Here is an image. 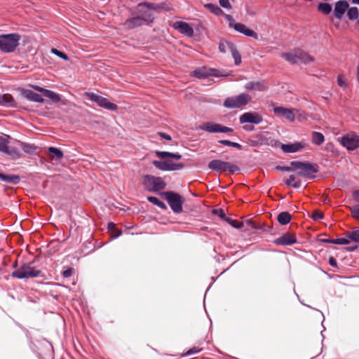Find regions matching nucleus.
I'll return each mask as SVG.
<instances>
[{
	"mask_svg": "<svg viewBox=\"0 0 359 359\" xmlns=\"http://www.w3.org/2000/svg\"><path fill=\"white\" fill-rule=\"evenodd\" d=\"M352 216L356 219L359 220V205L351 208Z\"/></svg>",
	"mask_w": 359,
	"mask_h": 359,
	"instance_id": "a18cd8bd",
	"label": "nucleus"
},
{
	"mask_svg": "<svg viewBox=\"0 0 359 359\" xmlns=\"http://www.w3.org/2000/svg\"><path fill=\"white\" fill-rule=\"evenodd\" d=\"M142 22H143V21H142V18H140V16H138V17L132 18L128 20L126 22V25L128 28L132 29V28H135L136 27L141 25L142 24Z\"/></svg>",
	"mask_w": 359,
	"mask_h": 359,
	"instance_id": "cd10ccee",
	"label": "nucleus"
},
{
	"mask_svg": "<svg viewBox=\"0 0 359 359\" xmlns=\"http://www.w3.org/2000/svg\"><path fill=\"white\" fill-rule=\"evenodd\" d=\"M48 152L52 158L61 159L63 156L62 151L55 147H49Z\"/></svg>",
	"mask_w": 359,
	"mask_h": 359,
	"instance_id": "7c9ffc66",
	"label": "nucleus"
},
{
	"mask_svg": "<svg viewBox=\"0 0 359 359\" xmlns=\"http://www.w3.org/2000/svg\"><path fill=\"white\" fill-rule=\"evenodd\" d=\"M224 18L229 22V27L233 28L236 31L242 33L247 36H250L254 39L258 38V35L255 31L248 28L246 25L242 23L236 22L231 15H224Z\"/></svg>",
	"mask_w": 359,
	"mask_h": 359,
	"instance_id": "0eeeda50",
	"label": "nucleus"
},
{
	"mask_svg": "<svg viewBox=\"0 0 359 359\" xmlns=\"http://www.w3.org/2000/svg\"><path fill=\"white\" fill-rule=\"evenodd\" d=\"M165 195L172 210L177 213L181 212L182 210L183 203L182 197L172 192H166L165 193Z\"/></svg>",
	"mask_w": 359,
	"mask_h": 359,
	"instance_id": "9b49d317",
	"label": "nucleus"
},
{
	"mask_svg": "<svg viewBox=\"0 0 359 359\" xmlns=\"http://www.w3.org/2000/svg\"><path fill=\"white\" fill-rule=\"evenodd\" d=\"M349 6L348 3L346 0H340L336 2L334 6V15L338 19H341L345 12L348 10Z\"/></svg>",
	"mask_w": 359,
	"mask_h": 359,
	"instance_id": "6ab92c4d",
	"label": "nucleus"
},
{
	"mask_svg": "<svg viewBox=\"0 0 359 359\" xmlns=\"http://www.w3.org/2000/svg\"><path fill=\"white\" fill-rule=\"evenodd\" d=\"M197 352H198V350H197L196 348H194L189 350L187 353L191 354V353H197Z\"/></svg>",
	"mask_w": 359,
	"mask_h": 359,
	"instance_id": "bf43d9fd",
	"label": "nucleus"
},
{
	"mask_svg": "<svg viewBox=\"0 0 359 359\" xmlns=\"http://www.w3.org/2000/svg\"><path fill=\"white\" fill-rule=\"evenodd\" d=\"M231 55L233 58L234 59V63L236 65H239L241 63V56L238 51L236 47H235L233 49H232L231 51Z\"/></svg>",
	"mask_w": 359,
	"mask_h": 359,
	"instance_id": "4c0bfd02",
	"label": "nucleus"
},
{
	"mask_svg": "<svg viewBox=\"0 0 359 359\" xmlns=\"http://www.w3.org/2000/svg\"><path fill=\"white\" fill-rule=\"evenodd\" d=\"M208 168L210 170L217 171V172H235L238 170V167L236 165L231 164L229 162L223 161L219 159H215L211 161L208 163Z\"/></svg>",
	"mask_w": 359,
	"mask_h": 359,
	"instance_id": "9d476101",
	"label": "nucleus"
},
{
	"mask_svg": "<svg viewBox=\"0 0 359 359\" xmlns=\"http://www.w3.org/2000/svg\"><path fill=\"white\" fill-rule=\"evenodd\" d=\"M291 165L294 166L293 172H295L298 175L305 178H314V174L318 171L316 167L310 163L292 161L291 162Z\"/></svg>",
	"mask_w": 359,
	"mask_h": 359,
	"instance_id": "20e7f679",
	"label": "nucleus"
},
{
	"mask_svg": "<svg viewBox=\"0 0 359 359\" xmlns=\"http://www.w3.org/2000/svg\"><path fill=\"white\" fill-rule=\"evenodd\" d=\"M156 154L161 159V161H154L153 165L158 169L163 171H173L180 170L184 168L182 163H174L170 158L175 160L180 159L182 156L180 154L170 153L167 151H156Z\"/></svg>",
	"mask_w": 359,
	"mask_h": 359,
	"instance_id": "f257e3e1",
	"label": "nucleus"
},
{
	"mask_svg": "<svg viewBox=\"0 0 359 359\" xmlns=\"http://www.w3.org/2000/svg\"><path fill=\"white\" fill-rule=\"evenodd\" d=\"M235 47L236 46L233 44L225 41H220L219 44V51L223 53H226L228 52L231 53L232 49Z\"/></svg>",
	"mask_w": 359,
	"mask_h": 359,
	"instance_id": "bb28decb",
	"label": "nucleus"
},
{
	"mask_svg": "<svg viewBox=\"0 0 359 359\" xmlns=\"http://www.w3.org/2000/svg\"><path fill=\"white\" fill-rule=\"evenodd\" d=\"M295 241V237L292 234L287 233L277 238L275 243L279 245H290Z\"/></svg>",
	"mask_w": 359,
	"mask_h": 359,
	"instance_id": "b1692460",
	"label": "nucleus"
},
{
	"mask_svg": "<svg viewBox=\"0 0 359 359\" xmlns=\"http://www.w3.org/2000/svg\"><path fill=\"white\" fill-rule=\"evenodd\" d=\"M337 83H338V85L340 86V87H346V79L344 77V76L342 75H339L337 78Z\"/></svg>",
	"mask_w": 359,
	"mask_h": 359,
	"instance_id": "de8ad7c7",
	"label": "nucleus"
},
{
	"mask_svg": "<svg viewBox=\"0 0 359 359\" xmlns=\"http://www.w3.org/2000/svg\"><path fill=\"white\" fill-rule=\"evenodd\" d=\"M355 248H356V246H355V247H353V248H350L349 250H355Z\"/></svg>",
	"mask_w": 359,
	"mask_h": 359,
	"instance_id": "e2e57ef3",
	"label": "nucleus"
},
{
	"mask_svg": "<svg viewBox=\"0 0 359 359\" xmlns=\"http://www.w3.org/2000/svg\"><path fill=\"white\" fill-rule=\"evenodd\" d=\"M20 36L18 34H3L0 36V50L9 53L13 51L19 44Z\"/></svg>",
	"mask_w": 359,
	"mask_h": 359,
	"instance_id": "7ed1b4c3",
	"label": "nucleus"
},
{
	"mask_svg": "<svg viewBox=\"0 0 359 359\" xmlns=\"http://www.w3.org/2000/svg\"><path fill=\"white\" fill-rule=\"evenodd\" d=\"M245 88L250 90H263L265 88L261 82H249L245 84Z\"/></svg>",
	"mask_w": 359,
	"mask_h": 359,
	"instance_id": "c85d7f7f",
	"label": "nucleus"
},
{
	"mask_svg": "<svg viewBox=\"0 0 359 359\" xmlns=\"http://www.w3.org/2000/svg\"><path fill=\"white\" fill-rule=\"evenodd\" d=\"M20 144L23 151L27 154H34L36 149V147L34 144L23 142H20Z\"/></svg>",
	"mask_w": 359,
	"mask_h": 359,
	"instance_id": "f704fd0d",
	"label": "nucleus"
},
{
	"mask_svg": "<svg viewBox=\"0 0 359 359\" xmlns=\"http://www.w3.org/2000/svg\"><path fill=\"white\" fill-rule=\"evenodd\" d=\"M302 53L299 50H294L289 53H285L282 55V57L287 61L291 63H297L300 58Z\"/></svg>",
	"mask_w": 359,
	"mask_h": 359,
	"instance_id": "5701e85b",
	"label": "nucleus"
},
{
	"mask_svg": "<svg viewBox=\"0 0 359 359\" xmlns=\"http://www.w3.org/2000/svg\"><path fill=\"white\" fill-rule=\"evenodd\" d=\"M39 273V271L32 267L30 265H24L18 270L14 271L12 273V276L18 278H27L30 277H36Z\"/></svg>",
	"mask_w": 359,
	"mask_h": 359,
	"instance_id": "f8f14e48",
	"label": "nucleus"
},
{
	"mask_svg": "<svg viewBox=\"0 0 359 359\" xmlns=\"http://www.w3.org/2000/svg\"><path fill=\"white\" fill-rule=\"evenodd\" d=\"M201 130L209 133H231L233 130L230 128L215 123H204L199 126Z\"/></svg>",
	"mask_w": 359,
	"mask_h": 359,
	"instance_id": "ddd939ff",
	"label": "nucleus"
},
{
	"mask_svg": "<svg viewBox=\"0 0 359 359\" xmlns=\"http://www.w3.org/2000/svg\"><path fill=\"white\" fill-rule=\"evenodd\" d=\"M305 144L302 142H294L291 144H285L281 146L284 152L286 153H295L300 151L304 147Z\"/></svg>",
	"mask_w": 359,
	"mask_h": 359,
	"instance_id": "412c9836",
	"label": "nucleus"
},
{
	"mask_svg": "<svg viewBox=\"0 0 359 359\" xmlns=\"http://www.w3.org/2000/svg\"><path fill=\"white\" fill-rule=\"evenodd\" d=\"M329 262H330V264L332 266H336V265H337V263H336L335 259H334V258H332V257L330 259V261H329Z\"/></svg>",
	"mask_w": 359,
	"mask_h": 359,
	"instance_id": "13d9d810",
	"label": "nucleus"
},
{
	"mask_svg": "<svg viewBox=\"0 0 359 359\" xmlns=\"http://www.w3.org/2000/svg\"><path fill=\"white\" fill-rule=\"evenodd\" d=\"M156 205L158 206L159 208H161V209H163V210L166 209V205H165L164 203H163L161 201H159V202L158 203V204H156Z\"/></svg>",
	"mask_w": 359,
	"mask_h": 359,
	"instance_id": "6e6d98bb",
	"label": "nucleus"
},
{
	"mask_svg": "<svg viewBox=\"0 0 359 359\" xmlns=\"http://www.w3.org/2000/svg\"><path fill=\"white\" fill-rule=\"evenodd\" d=\"M172 26L176 30L187 36L191 37L194 35V29L186 22L176 21Z\"/></svg>",
	"mask_w": 359,
	"mask_h": 359,
	"instance_id": "2eb2a0df",
	"label": "nucleus"
},
{
	"mask_svg": "<svg viewBox=\"0 0 359 359\" xmlns=\"http://www.w3.org/2000/svg\"><path fill=\"white\" fill-rule=\"evenodd\" d=\"M147 200L156 205L159 202V200L156 197L154 196H148Z\"/></svg>",
	"mask_w": 359,
	"mask_h": 359,
	"instance_id": "603ef678",
	"label": "nucleus"
},
{
	"mask_svg": "<svg viewBox=\"0 0 359 359\" xmlns=\"http://www.w3.org/2000/svg\"><path fill=\"white\" fill-rule=\"evenodd\" d=\"M0 180L4 182H12L16 184L19 182L20 178L16 175L8 176L0 172Z\"/></svg>",
	"mask_w": 359,
	"mask_h": 359,
	"instance_id": "c9c22d12",
	"label": "nucleus"
},
{
	"mask_svg": "<svg viewBox=\"0 0 359 359\" xmlns=\"http://www.w3.org/2000/svg\"><path fill=\"white\" fill-rule=\"evenodd\" d=\"M352 3L355 4H359V0H352Z\"/></svg>",
	"mask_w": 359,
	"mask_h": 359,
	"instance_id": "052dcab7",
	"label": "nucleus"
},
{
	"mask_svg": "<svg viewBox=\"0 0 359 359\" xmlns=\"http://www.w3.org/2000/svg\"><path fill=\"white\" fill-rule=\"evenodd\" d=\"M204 7L208 9L210 12L214 13L215 15L217 16L224 15H226L223 11L216 4H204Z\"/></svg>",
	"mask_w": 359,
	"mask_h": 359,
	"instance_id": "393cba45",
	"label": "nucleus"
},
{
	"mask_svg": "<svg viewBox=\"0 0 359 359\" xmlns=\"http://www.w3.org/2000/svg\"><path fill=\"white\" fill-rule=\"evenodd\" d=\"M273 112L277 117L284 118L290 122H293L296 118L300 121L306 118L305 114L297 109L275 107L273 108Z\"/></svg>",
	"mask_w": 359,
	"mask_h": 359,
	"instance_id": "f03ea898",
	"label": "nucleus"
},
{
	"mask_svg": "<svg viewBox=\"0 0 359 359\" xmlns=\"http://www.w3.org/2000/svg\"><path fill=\"white\" fill-rule=\"evenodd\" d=\"M0 104L10 107L14 104V100L9 94H0Z\"/></svg>",
	"mask_w": 359,
	"mask_h": 359,
	"instance_id": "a878e982",
	"label": "nucleus"
},
{
	"mask_svg": "<svg viewBox=\"0 0 359 359\" xmlns=\"http://www.w3.org/2000/svg\"><path fill=\"white\" fill-rule=\"evenodd\" d=\"M353 197L355 201L359 203V190L353 192Z\"/></svg>",
	"mask_w": 359,
	"mask_h": 359,
	"instance_id": "5fc2aeb1",
	"label": "nucleus"
},
{
	"mask_svg": "<svg viewBox=\"0 0 359 359\" xmlns=\"http://www.w3.org/2000/svg\"><path fill=\"white\" fill-rule=\"evenodd\" d=\"M227 222L233 227L240 229L243 226V224L231 219H226Z\"/></svg>",
	"mask_w": 359,
	"mask_h": 359,
	"instance_id": "09e8293b",
	"label": "nucleus"
},
{
	"mask_svg": "<svg viewBox=\"0 0 359 359\" xmlns=\"http://www.w3.org/2000/svg\"><path fill=\"white\" fill-rule=\"evenodd\" d=\"M11 138L9 136L0 137V151L4 152L13 158L21 156V152L17 148L10 146Z\"/></svg>",
	"mask_w": 359,
	"mask_h": 359,
	"instance_id": "6e6552de",
	"label": "nucleus"
},
{
	"mask_svg": "<svg viewBox=\"0 0 359 359\" xmlns=\"http://www.w3.org/2000/svg\"><path fill=\"white\" fill-rule=\"evenodd\" d=\"M299 60H302L304 63H308V62L313 61V58L310 55H308L306 54H303L302 53Z\"/></svg>",
	"mask_w": 359,
	"mask_h": 359,
	"instance_id": "49530a36",
	"label": "nucleus"
},
{
	"mask_svg": "<svg viewBox=\"0 0 359 359\" xmlns=\"http://www.w3.org/2000/svg\"><path fill=\"white\" fill-rule=\"evenodd\" d=\"M278 220L281 224H287L291 220V215L287 212H282L278 215Z\"/></svg>",
	"mask_w": 359,
	"mask_h": 359,
	"instance_id": "2f4dec72",
	"label": "nucleus"
},
{
	"mask_svg": "<svg viewBox=\"0 0 359 359\" xmlns=\"http://www.w3.org/2000/svg\"><path fill=\"white\" fill-rule=\"evenodd\" d=\"M160 135H161L163 138H164V139H165V140H171V137H170L169 135H167V134H165V133H160Z\"/></svg>",
	"mask_w": 359,
	"mask_h": 359,
	"instance_id": "4d7b16f0",
	"label": "nucleus"
},
{
	"mask_svg": "<svg viewBox=\"0 0 359 359\" xmlns=\"http://www.w3.org/2000/svg\"><path fill=\"white\" fill-rule=\"evenodd\" d=\"M51 53H53V54H55V55L60 57V58L65 60H69V57L68 56L64 53L63 52H61L60 50H58L56 48H52L51 49Z\"/></svg>",
	"mask_w": 359,
	"mask_h": 359,
	"instance_id": "79ce46f5",
	"label": "nucleus"
},
{
	"mask_svg": "<svg viewBox=\"0 0 359 359\" xmlns=\"http://www.w3.org/2000/svg\"><path fill=\"white\" fill-rule=\"evenodd\" d=\"M142 185L149 191H158L165 187V182L162 178L146 175L142 177Z\"/></svg>",
	"mask_w": 359,
	"mask_h": 359,
	"instance_id": "39448f33",
	"label": "nucleus"
},
{
	"mask_svg": "<svg viewBox=\"0 0 359 359\" xmlns=\"http://www.w3.org/2000/svg\"><path fill=\"white\" fill-rule=\"evenodd\" d=\"M193 75L198 79H203L210 76H219L220 74L217 69L201 67L194 71Z\"/></svg>",
	"mask_w": 359,
	"mask_h": 359,
	"instance_id": "a211bd4d",
	"label": "nucleus"
},
{
	"mask_svg": "<svg viewBox=\"0 0 359 359\" xmlns=\"http://www.w3.org/2000/svg\"><path fill=\"white\" fill-rule=\"evenodd\" d=\"M251 100V97L246 93H241L238 95L226 98L224 102V106L226 108H238L248 104Z\"/></svg>",
	"mask_w": 359,
	"mask_h": 359,
	"instance_id": "423d86ee",
	"label": "nucleus"
},
{
	"mask_svg": "<svg viewBox=\"0 0 359 359\" xmlns=\"http://www.w3.org/2000/svg\"><path fill=\"white\" fill-rule=\"evenodd\" d=\"M347 15L350 20H356L359 16V10L356 7L348 8Z\"/></svg>",
	"mask_w": 359,
	"mask_h": 359,
	"instance_id": "72a5a7b5",
	"label": "nucleus"
},
{
	"mask_svg": "<svg viewBox=\"0 0 359 359\" xmlns=\"http://www.w3.org/2000/svg\"><path fill=\"white\" fill-rule=\"evenodd\" d=\"M240 122L241 123H250L258 124L262 122V117L255 112H245L240 116Z\"/></svg>",
	"mask_w": 359,
	"mask_h": 359,
	"instance_id": "f3484780",
	"label": "nucleus"
},
{
	"mask_svg": "<svg viewBox=\"0 0 359 359\" xmlns=\"http://www.w3.org/2000/svg\"><path fill=\"white\" fill-rule=\"evenodd\" d=\"M276 169L279 170L286 171V172H293L294 166L291 165L290 166H287V167L277 166L276 168Z\"/></svg>",
	"mask_w": 359,
	"mask_h": 359,
	"instance_id": "3c124183",
	"label": "nucleus"
},
{
	"mask_svg": "<svg viewBox=\"0 0 359 359\" xmlns=\"http://www.w3.org/2000/svg\"><path fill=\"white\" fill-rule=\"evenodd\" d=\"M22 95L25 97H26L27 99H28L31 101H34L36 102H40V103L43 102V99L42 96L41 95L34 92L32 90H29V89L23 90Z\"/></svg>",
	"mask_w": 359,
	"mask_h": 359,
	"instance_id": "4be33fe9",
	"label": "nucleus"
},
{
	"mask_svg": "<svg viewBox=\"0 0 359 359\" xmlns=\"http://www.w3.org/2000/svg\"><path fill=\"white\" fill-rule=\"evenodd\" d=\"M312 217L314 220H320L323 217V213L318 210H315L313 213Z\"/></svg>",
	"mask_w": 359,
	"mask_h": 359,
	"instance_id": "8fccbe9b",
	"label": "nucleus"
},
{
	"mask_svg": "<svg viewBox=\"0 0 359 359\" xmlns=\"http://www.w3.org/2000/svg\"><path fill=\"white\" fill-rule=\"evenodd\" d=\"M138 14L142 18V21L151 22L154 19V15L149 6L147 4H142L139 5Z\"/></svg>",
	"mask_w": 359,
	"mask_h": 359,
	"instance_id": "dca6fc26",
	"label": "nucleus"
},
{
	"mask_svg": "<svg viewBox=\"0 0 359 359\" xmlns=\"http://www.w3.org/2000/svg\"><path fill=\"white\" fill-rule=\"evenodd\" d=\"M108 229L113 233V237L116 238L121 235V231H118L114 223H109L108 224Z\"/></svg>",
	"mask_w": 359,
	"mask_h": 359,
	"instance_id": "ea45409f",
	"label": "nucleus"
},
{
	"mask_svg": "<svg viewBox=\"0 0 359 359\" xmlns=\"http://www.w3.org/2000/svg\"><path fill=\"white\" fill-rule=\"evenodd\" d=\"M32 87L34 90L42 93L44 96L49 98L53 102H58L61 101L60 95L53 91L43 88L38 86H33Z\"/></svg>",
	"mask_w": 359,
	"mask_h": 359,
	"instance_id": "aec40b11",
	"label": "nucleus"
},
{
	"mask_svg": "<svg viewBox=\"0 0 359 359\" xmlns=\"http://www.w3.org/2000/svg\"><path fill=\"white\" fill-rule=\"evenodd\" d=\"M285 184L294 188H299L302 183L298 180L294 175H290L289 178L285 181Z\"/></svg>",
	"mask_w": 359,
	"mask_h": 359,
	"instance_id": "c756f323",
	"label": "nucleus"
},
{
	"mask_svg": "<svg viewBox=\"0 0 359 359\" xmlns=\"http://www.w3.org/2000/svg\"><path fill=\"white\" fill-rule=\"evenodd\" d=\"M350 238H348V235L347 238H340L331 241L332 243L338 244V245H346L350 242Z\"/></svg>",
	"mask_w": 359,
	"mask_h": 359,
	"instance_id": "a19ab883",
	"label": "nucleus"
},
{
	"mask_svg": "<svg viewBox=\"0 0 359 359\" xmlns=\"http://www.w3.org/2000/svg\"><path fill=\"white\" fill-rule=\"evenodd\" d=\"M325 140L324 135L318 132H313L312 134V141L316 145L321 144Z\"/></svg>",
	"mask_w": 359,
	"mask_h": 359,
	"instance_id": "473e14b6",
	"label": "nucleus"
},
{
	"mask_svg": "<svg viewBox=\"0 0 359 359\" xmlns=\"http://www.w3.org/2000/svg\"><path fill=\"white\" fill-rule=\"evenodd\" d=\"M348 238L354 242H359V229L353 231L348 233Z\"/></svg>",
	"mask_w": 359,
	"mask_h": 359,
	"instance_id": "37998d69",
	"label": "nucleus"
},
{
	"mask_svg": "<svg viewBox=\"0 0 359 359\" xmlns=\"http://www.w3.org/2000/svg\"><path fill=\"white\" fill-rule=\"evenodd\" d=\"M340 142L348 150H354L359 147V136L355 134H348L344 136Z\"/></svg>",
	"mask_w": 359,
	"mask_h": 359,
	"instance_id": "4468645a",
	"label": "nucleus"
},
{
	"mask_svg": "<svg viewBox=\"0 0 359 359\" xmlns=\"http://www.w3.org/2000/svg\"><path fill=\"white\" fill-rule=\"evenodd\" d=\"M72 274V269H68L63 272L65 277H69Z\"/></svg>",
	"mask_w": 359,
	"mask_h": 359,
	"instance_id": "864d4df0",
	"label": "nucleus"
},
{
	"mask_svg": "<svg viewBox=\"0 0 359 359\" xmlns=\"http://www.w3.org/2000/svg\"><path fill=\"white\" fill-rule=\"evenodd\" d=\"M219 142L222 144L226 145V146H231V147L238 148V149H240L241 147V145L240 144L236 143V142H233L229 140H220Z\"/></svg>",
	"mask_w": 359,
	"mask_h": 359,
	"instance_id": "c03bdc74",
	"label": "nucleus"
},
{
	"mask_svg": "<svg viewBox=\"0 0 359 359\" xmlns=\"http://www.w3.org/2000/svg\"><path fill=\"white\" fill-rule=\"evenodd\" d=\"M221 214H219V216L223 217L224 216V213L222 212V210H219Z\"/></svg>",
	"mask_w": 359,
	"mask_h": 359,
	"instance_id": "680f3d73",
	"label": "nucleus"
},
{
	"mask_svg": "<svg viewBox=\"0 0 359 359\" xmlns=\"http://www.w3.org/2000/svg\"><path fill=\"white\" fill-rule=\"evenodd\" d=\"M318 9L324 14H329L332 11V6L327 3H320L318 4Z\"/></svg>",
	"mask_w": 359,
	"mask_h": 359,
	"instance_id": "e433bc0d",
	"label": "nucleus"
},
{
	"mask_svg": "<svg viewBox=\"0 0 359 359\" xmlns=\"http://www.w3.org/2000/svg\"><path fill=\"white\" fill-rule=\"evenodd\" d=\"M86 96L88 97L91 101H93L97 104L100 107L104 108L107 110L115 111L117 109L116 104L110 102L107 98L104 97L101 95H97L93 93L87 92Z\"/></svg>",
	"mask_w": 359,
	"mask_h": 359,
	"instance_id": "1a4fd4ad",
	"label": "nucleus"
},
{
	"mask_svg": "<svg viewBox=\"0 0 359 359\" xmlns=\"http://www.w3.org/2000/svg\"><path fill=\"white\" fill-rule=\"evenodd\" d=\"M234 0H219V5L226 9L227 11H231L232 9V4Z\"/></svg>",
	"mask_w": 359,
	"mask_h": 359,
	"instance_id": "58836bf2",
	"label": "nucleus"
}]
</instances>
